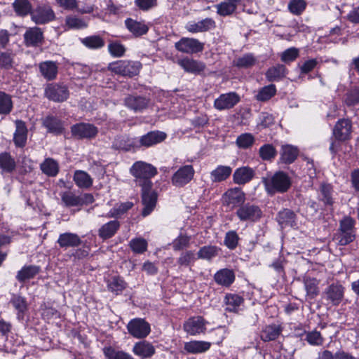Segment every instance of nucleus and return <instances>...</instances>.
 <instances>
[{
	"label": "nucleus",
	"mask_w": 359,
	"mask_h": 359,
	"mask_svg": "<svg viewBox=\"0 0 359 359\" xmlns=\"http://www.w3.org/2000/svg\"><path fill=\"white\" fill-rule=\"evenodd\" d=\"M103 353L107 359H134L130 354L123 351H116L111 346L104 347Z\"/></svg>",
	"instance_id": "de8ad7c7"
},
{
	"label": "nucleus",
	"mask_w": 359,
	"mask_h": 359,
	"mask_svg": "<svg viewBox=\"0 0 359 359\" xmlns=\"http://www.w3.org/2000/svg\"><path fill=\"white\" fill-rule=\"evenodd\" d=\"M74 181L79 188L88 189L93 184L92 177L86 172L83 170L75 171Z\"/></svg>",
	"instance_id": "e433bc0d"
},
{
	"label": "nucleus",
	"mask_w": 359,
	"mask_h": 359,
	"mask_svg": "<svg viewBox=\"0 0 359 359\" xmlns=\"http://www.w3.org/2000/svg\"><path fill=\"white\" fill-rule=\"evenodd\" d=\"M344 288L339 283L330 285L325 290L326 298L332 304L338 305L344 297Z\"/></svg>",
	"instance_id": "aec40b11"
},
{
	"label": "nucleus",
	"mask_w": 359,
	"mask_h": 359,
	"mask_svg": "<svg viewBox=\"0 0 359 359\" xmlns=\"http://www.w3.org/2000/svg\"><path fill=\"white\" fill-rule=\"evenodd\" d=\"M236 215L241 222L256 223L262 217L263 212L256 204L244 203L237 208Z\"/></svg>",
	"instance_id": "20e7f679"
},
{
	"label": "nucleus",
	"mask_w": 359,
	"mask_h": 359,
	"mask_svg": "<svg viewBox=\"0 0 359 359\" xmlns=\"http://www.w3.org/2000/svg\"><path fill=\"white\" fill-rule=\"evenodd\" d=\"M46 97L53 102H62L69 97V91L65 86L49 84L45 88Z\"/></svg>",
	"instance_id": "ddd939ff"
},
{
	"label": "nucleus",
	"mask_w": 359,
	"mask_h": 359,
	"mask_svg": "<svg viewBox=\"0 0 359 359\" xmlns=\"http://www.w3.org/2000/svg\"><path fill=\"white\" fill-rule=\"evenodd\" d=\"M238 4L228 2V1H222L219 4H217L215 6L217 9V13L220 16H229L235 13L237 9Z\"/></svg>",
	"instance_id": "37998d69"
},
{
	"label": "nucleus",
	"mask_w": 359,
	"mask_h": 359,
	"mask_svg": "<svg viewBox=\"0 0 359 359\" xmlns=\"http://www.w3.org/2000/svg\"><path fill=\"white\" fill-rule=\"evenodd\" d=\"M13 8L17 15L27 16L32 11V6L29 0H15Z\"/></svg>",
	"instance_id": "58836bf2"
},
{
	"label": "nucleus",
	"mask_w": 359,
	"mask_h": 359,
	"mask_svg": "<svg viewBox=\"0 0 359 359\" xmlns=\"http://www.w3.org/2000/svg\"><path fill=\"white\" fill-rule=\"evenodd\" d=\"M304 0H292L288 4L290 11L294 15H300L306 8Z\"/></svg>",
	"instance_id": "774afa93"
},
{
	"label": "nucleus",
	"mask_w": 359,
	"mask_h": 359,
	"mask_svg": "<svg viewBox=\"0 0 359 359\" xmlns=\"http://www.w3.org/2000/svg\"><path fill=\"white\" fill-rule=\"evenodd\" d=\"M128 333L137 339L147 337L150 332V325L142 318H134L127 325Z\"/></svg>",
	"instance_id": "6e6552de"
},
{
	"label": "nucleus",
	"mask_w": 359,
	"mask_h": 359,
	"mask_svg": "<svg viewBox=\"0 0 359 359\" xmlns=\"http://www.w3.org/2000/svg\"><path fill=\"white\" fill-rule=\"evenodd\" d=\"M125 25L128 30L135 37L146 34L149 31V26L143 21H137L132 18L125 20Z\"/></svg>",
	"instance_id": "a211bd4d"
},
{
	"label": "nucleus",
	"mask_w": 359,
	"mask_h": 359,
	"mask_svg": "<svg viewBox=\"0 0 359 359\" xmlns=\"http://www.w3.org/2000/svg\"><path fill=\"white\" fill-rule=\"evenodd\" d=\"M130 174L135 177L136 184L142 188V202L143 209L142 215L146 217L151 214L156 207L157 194L151 190V179L157 173V169L150 163L137 161L130 169Z\"/></svg>",
	"instance_id": "f257e3e1"
},
{
	"label": "nucleus",
	"mask_w": 359,
	"mask_h": 359,
	"mask_svg": "<svg viewBox=\"0 0 359 359\" xmlns=\"http://www.w3.org/2000/svg\"><path fill=\"white\" fill-rule=\"evenodd\" d=\"M40 271V268L35 265H28L23 266L16 275V279L24 283L28 280L34 278Z\"/></svg>",
	"instance_id": "7c9ffc66"
},
{
	"label": "nucleus",
	"mask_w": 359,
	"mask_h": 359,
	"mask_svg": "<svg viewBox=\"0 0 359 359\" xmlns=\"http://www.w3.org/2000/svg\"><path fill=\"white\" fill-rule=\"evenodd\" d=\"M43 126L50 133L60 134L63 131V126L61 121L53 116L46 117L43 120Z\"/></svg>",
	"instance_id": "79ce46f5"
},
{
	"label": "nucleus",
	"mask_w": 359,
	"mask_h": 359,
	"mask_svg": "<svg viewBox=\"0 0 359 359\" xmlns=\"http://www.w3.org/2000/svg\"><path fill=\"white\" fill-rule=\"evenodd\" d=\"M16 130L14 133V142L17 147H22L25 145L27 136V130L25 122L18 120L15 121Z\"/></svg>",
	"instance_id": "bb28decb"
},
{
	"label": "nucleus",
	"mask_w": 359,
	"mask_h": 359,
	"mask_svg": "<svg viewBox=\"0 0 359 359\" xmlns=\"http://www.w3.org/2000/svg\"><path fill=\"white\" fill-rule=\"evenodd\" d=\"M133 352L135 355L142 358H147L151 357L155 353V348L150 342L141 341L135 344Z\"/></svg>",
	"instance_id": "412c9836"
},
{
	"label": "nucleus",
	"mask_w": 359,
	"mask_h": 359,
	"mask_svg": "<svg viewBox=\"0 0 359 359\" xmlns=\"http://www.w3.org/2000/svg\"><path fill=\"white\" fill-rule=\"evenodd\" d=\"M80 237L73 233H64L59 236L57 243L62 248H76L81 244Z\"/></svg>",
	"instance_id": "5701e85b"
},
{
	"label": "nucleus",
	"mask_w": 359,
	"mask_h": 359,
	"mask_svg": "<svg viewBox=\"0 0 359 359\" xmlns=\"http://www.w3.org/2000/svg\"><path fill=\"white\" fill-rule=\"evenodd\" d=\"M255 140V137L251 133H245L237 137L236 144L241 149H248L253 145Z\"/></svg>",
	"instance_id": "4d7b16f0"
},
{
	"label": "nucleus",
	"mask_w": 359,
	"mask_h": 359,
	"mask_svg": "<svg viewBox=\"0 0 359 359\" xmlns=\"http://www.w3.org/2000/svg\"><path fill=\"white\" fill-rule=\"evenodd\" d=\"M12 109L13 102L11 97L4 92H0V114H8Z\"/></svg>",
	"instance_id": "3c124183"
},
{
	"label": "nucleus",
	"mask_w": 359,
	"mask_h": 359,
	"mask_svg": "<svg viewBox=\"0 0 359 359\" xmlns=\"http://www.w3.org/2000/svg\"><path fill=\"white\" fill-rule=\"evenodd\" d=\"M195 170L191 165L181 166L172 176L171 182L176 187H183L194 178Z\"/></svg>",
	"instance_id": "0eeeda50"
},
{
	"label": "nucleus",
	"mask_w": 359,
	"mask_h": 359,
	"mask_svg": "<svg viewBox=\"0 0 359 359\" xmlns=\"http://www.w3.org/2000/svg\"><path fill=\"white\" fill-rule=\"evenodd\" d=\"M332 187L329 184H323L320 189V199L325 205H332L334 201L332 198Z\"/></svg>",
	"instance_id": "09e8293b"
},
{
	"label": "nucleus",
	"mask_w": 359,
	"mask_h": 359,
	"mask_svg": "<svg viewBox=\"0 0 359 359\" xmlns=\"http://www.w3.org/2000/svg\"><path fill=\"white\" fill-rule=\"evenodd\" d=\"M149 101L143 97L129 96L125 100V104L135 111H142L148 106Z\"/></svg>",
	"instance_id": "72a5a7b5"
},
{
	"label": "nucleus",
	"mask_w": 359,
	"mask_h": 359,
	"mask_svg": "<svg viewBox=\"0 0 359 359\" xmlns=\"http://www.w3.org/2000/svg\"><path fill=\"white\" fill-rule=\"evenodd\" d=\"M120 228V223L117 220H111L103 224L98 230V236L102 240L113 237Z\"/></svg>",
	"instance_id": "a878e982"
},
{
	"label": "nucleus",
	"mask_w": 359,
	"mask_h": 359,
	"mask_svg": "<svg viewBox=\"0 0 359 359\" xmlns=\"http://www.w3.org/2000/svg\"><path fill=\"white\" fill-rule=\"evenodd\" d=\"M262 182L269 195L287 192L292 185L290 177L283 171H278L272 175L264 177Z\"/></svg>",
	"instance_id": "f03ea898"
},
{
	"label": "nucleus",
	"mask_w": 359,
	"mask_h": 359,
	"mask_svg": "<svg viewBox=\"0 0 359 359\" xmlns=\"http://www.w3.org/2000/svg\"><path fill=\"white\" fill-rule=\"evenodd\" d=\"M243 302V299L238 294H227L225 296L226 310L230 312H238Z\"/></svg>",
	"instance_id": "f704fd0d"
},
{
	"label": "nucleus",
	"mask_w": 359,
	"mask_h": 359,
	"mask_svg": "<svg viewBox=\"0 0 359 359\" xmlns=\"http://www.w3.org/2000/svg\"><path fill=\"white\" fill-rule=\"evenodd\" d=\"M299 56V49L292 47L286 49L280 55V60L283 62L289 63L295 60Z\"/></svg>",
	"instance_id": "69168bd1"
},
{
	"label": "nucleus",
	"mask_w": 359,
	"mask_h": 359,
	"mask_svg": "<svg viewBox=\"0 0 359 359\" xmlns=\"http://www.w3.org/2000/svg\"><path fill=\"white\" fill-rule=\"evenodd\" d=\"M115 149L129 151L132 148L138 147L137 138H130L126 136L116 137L112 144Z\"/></svg>",
	"instance_id": "c85d7f7f"
},
{
	"label": "nucleus",
	"mask_w": 359,
	"mask_h": 359,
	"mask_svg": "<svg viewBox=\"0 0 359 359\" xmlns=\"http://www.w3.org/2000/svg\"><path fill=\"white\" fill-rule=\"evenodd\" d=\"M108 50L110 55L114 57H121L124 55L126 50L125 46L118 41L109 43Z\"/></svg>",
	"instance_id": "680f3d73"
},
{
	"label": "nucleus",
	"mask_w": 359,
	"mask_h": 359,
	"mask_svg": "<svg viewBox=\"0 0 359 359\" xmlns=\"http://www.w3.org/2000/svg\"><path fill=\"white\" fill-rule=\"evenodd\" d=\"M245 201V194L241 188L234 187L226 190L222 196V203L224 206L230 210L238 208Z\"/></svg>",
	"instance_id": "39448f33"
},
{
	"label": "nucleus",
	"mask_w": 359,
	"mask_h": 359,
	"mask_svg": "<svg viewBox=\"0 0 359 359\" xmlns=\"http://www.w3.org/2000/svg\"><path fill=\"white\" fill-rule=\"evenodd\" d=\"M208 323L202 316H193L184 322L183 329L188 334L196 336L205 332Z\"/></svg>",
	"instance_id": "1a4fd4ad"
},
{
	"label": "nucleus",
	"mask_w": 359,
	"mask_h": 359,
	"mask_svg": "<svg viewBox=\"0 0 359 359\" xmlns=\"http://www.w3.org/2000/svg\"><path fill=\"white\" fill-rule=\"evenodd\" d=\"M232 172V168L228 165H218L210 172V180L212 182H221L227 180Z\"/></svg>",
	"instance_id": "cd10ccee"
},
{
	"label": "nucleus",
	"mask_w": 359,
	"mask_h": 359,
	"mask_svg": "<svg viewBox=\"0 0 359 359\" xmlns=\"http://www.w3.org/2000/svg\"><path fill=\"white\" fill-rule=\"evenodd\" d=\"M43 41V34L41 28L33 27L28 28L24 34V43L27 47H36Z\"/></svg>",
	"instance_id": "2eb2a0df"
},
{
	"label": "nucleus",
	"mask_w": 359,
	"mask_h": 359,
	"mask_svg": "<svg viewBox=\"0 0 359 359\" xmlns=\"http://www.w3.org/2000/svg\"><path fill=\"white\" fill-rule=\"evenodd\" d=\"M304 284L308 296L314 298L318 295L319 281L316 278L306 277L304 279Z\"/></svg>",
	"instance_id": "a18cd8bd"
},
{
	"label": "nucleus",
	"mask_w": 359,
	"mask_h": 359,
	"mask_svg": "<svg viewBox=\"0 0 359 359\" xmlns=\"http://www.w3.org/2000/svg\"><path fill=\"white\" fill-rule=\"evenodd\" d=\"M65 23L70 29H83L87 27V24L85 21L72 15L67 16Z\"/></svg>",
	"instance_id": "e2e57ef3"
},
{
	"label": "nucleus",
	"mask_w": 359,
	"mask_h": 359,
	"mask_svg": "<svg viewBox=\"0 0 359 359\" xmlns=\"http://www.w3.org/2000/svg\"><path fill=\"white\" fill-rule=\"evenodd\" d=\"M281 329L279 325H269L262 331L260 337L264 341L275 340L280 334Z\"/></svg>",
	"instance_id": "ea45409f"
},
{
	"label": "nucleus",
	"mask_w": 359,
	"mask_h": 359,
	"mask_svg": "<svg viewBox=\"0 0 359 359\" xmlns=\"http://www.w3.org/2000/svg\"><path fill=\"white\" fill-rule=\"evenodd\" d=\"M277 219L282 228L294 227L297 225L295 214L289 209L279 212Z\"/></svg>",
	"instance_id": "473e14b6"
},
{
	"label": "nucleus",
	"mask_w": 359,
	"mask_h": 359,
	"mask_svg": "<svg viewBox=\"0 0 359 359\" xmlns=\"http://www.w3.org/2000/svg\"><path fill=\"white\" fill-rule=\"evenodd\" d=\"M287 69L283 65H277L268 69L266 77L269 81H279L285 76Z\"/></svg>",
	"instance_id": "4c0bfd02"
},
{
	"label": "nucleus",
	"mask_w": 359,
	"mask_h": 359,
	"mask_svg": "<svg viewBox=\"0 0 359 359\" xmlns=\"http://www.w3.org/2000/svg\"><path fill=\"white\" fill-rule=\"evenodd\" d=\"M107 285L109 290L118 294L126 288V283L120 277L115 276L109 281Z\"/></svg>",
	"instance_id": "052dcab7"
},
{
	"label": "nucleus",
	"mask_w": 359,
	"mask_h": 359,
	"mask_svg": "<svg viewBox=\"0 0 359 359\" xmlns=\"http://www.w3.org/2000/svg\"><path fill=\"white\" fill-rule=\"evenodd\" d=\"M82 43L91 49L101 48L104 46V41L99 36H90L81 40Z\"/></svg>",
	"instance_id": "864d4df0"
},
{
	"label": "nucleus",
	"mask_w": 359,
	"mask_h": 359,
	"mask_svg": "<svg viewBox=\"0 0 359 359\" xmlns=\"http://www.w3.org/2000/svg\"><path fill=\"white\" fill-rule=\"evenodd\" d=\"M255 171L252 168L243 166L237 168L233 175V180L235 184L243 185L252 180Z\"/></svg>",
	"instance_id": "6ab92c4d"
},
{
	"label": "nucleus",
	"mask_w": 359,
	"mask_h": 359,
	"mask_svg": "<svg viewBox=\"0 0 359 359\" xmlns=\"http://www.w3.org/2000/svg\"><path fill=\"white\" fill-rule=\"evenodd\" d=\"M177 63L185 72L192 74H200L205 67L203 62L189 58L180 60Z\"/></svg>",
	"instance_id": "4be33fe9"
},
{
	"label": "nucleus",
	"mask_w": 359,
	"mask_h": 359,
	"mask_svg": "<svg viewBox=\"0 0 359 359\" xmlns=\"http://www.w3.org/2000/svg\"><path fill=\"white\" fill-rule=\"evenodd\" d=\"M351 125L348 120L339 121L334 126L333 134L338 140H346L351 134Z\"/></svg>",
	"instance_id": "b1692460"
},
{
	"label": "nucleus",
	"mask_w": 359,
	"mask_h": 359,
	"mask_svg": "<svg viewBox=\"0 0 359 359\" xmlns=\"http://www.w3.org/2000/svg\"><path fill=\"white\" fill-rule=\"evenodd\" d=\"M72 136L78 139H91L95 137L97 133V128L92 124L80 123L72 126Z\"/></svg>",
	"instance_id": "4468645a"
},
{
	"label": "nucleus",
	"mask_w": 359,
	"mask_h": 359,
	"mask_svg": "<svg viewBox=\"0 0 359 359\" xmlns=\"http://www.w3.org/2000/svg\"><path fill=\"white\" fill-rule=\"evenodd\" d=\"M215 281L224 287L230 286L235 280L233 271L229 269H223L218 271L214 276Z\"/></svg>",
	"instance_id": "393cba45"
},
{
	"label": "nucleus",
	"mask_w": 359,
	"mask_h": 359,
	"mask_svg": "<svg viewBox=\"0 0 359 359\" xmlns=\"http://www.w3.org/2000/svg\"><path fill=\"white\" fill-rule=\"evenodd\" d=\"M12 304L15 309L18 311V318H23L24 313L27 310V303L22 297H15L12 300Z\"/></svg>",
	"instance_id": "0e129e2a"
},
{
	"label": "nucleus",
	"mask_w": 359,
	"mask_h": 359,
	"mask_svg": "<svg viewBox=\"0 0 359 359\" xmlns=\"http://www.w3.org/2000/svg\"><path fill=\"white\" fill-rule=\"evenodd\" d=\"M190 237L180 233L173 241L172 248L174 250H181L189 246Z\"/></svg>",
	"instance_id": "338daca9"
},
{
	"label": "nucleus",
	"mask_w": 359,
	"mask_h": 359,
	"mask_svg": "<svg viewBox=\"0 0 359 359\" xmlns=\"http://www.w3.org/2000/svg\"><path fill=\"white\" fill-rule=\"evenodd\" d=\"M281 161L285 163H292L298 156V150L296 147L286 144L282 147L280 154Z\"/></svg>",
	"instance_id": "a19ab883"
},
{
	"label": "nucleus",
	"mask_w": 359,
	"mask_h": 359,
	"mask_svg": "<svg viewBox=\"0 0 359 359\" xmlns=\"http://www.w3.org/2000/svg\"><path fill=\"white\" fill-rule=\"evenodd\" d=\"M219 250V249L215 245H205L198 250L197 253L198 258L210 260L218 255Z\"/></svg>",
	"instance_id": "c03bdc74"
},
{
	"label": "nucleus",
	"mask_w": 359,
	"mask_h": 359,
	"mask_svg": "<svg viewBox=\"0 0 359 359\" xmlns=\"http://www.w3.org/2000/svg\"><path fill=\"white\" fill-rule=\"evenodd\" d=\"M55 18V13L48 5L38 6L31 13V19L36 25H44L53 21Z\"/></svg>",
	"instance_id": "9d476101"
},
{
	"label": "nucleus",
	"mask_w": 359,
	"mask_h": 359,
	"mask_svg": "<svg viewBox=\"0 0 359 359\" xmlns=\"http://www.w3.org/2000/svg\"><path fill=\"white\" fill-rule=\"evenodd\" d=\"M40 72L47 80H53L57 74V66L55 62L46 61L40 64Z\"/></svg>",
	"instance_id": "c9c22d12"
},
{
	"label": "nucleus",
	"mask_w": 359,
	"mask_h": 359,
	"mask_svg": "<svg viewBox=\"0 0 359 359\" xmlns=\"http://www.w3.org/2000/svg\"><path fill=\"white\" fill-rule=\"evenodd\" d=\"M215 27V22L211 18H205L198 22H190L185 28L191 33L207 32Z\"/></svg>",
	"instance_id": "f3484780"
},
{
	"label": "nucleus",
	"mask_w": 359,
	"mask_h": 359,
	"mask_svg": "<svg viewBox=\"0 0 359 359\" xmlns=\"http://www.w3.org/2000/svg\"><path fill=\"white\" fill-rule=\"evenodd\" d=\"M40 169L41 172L48 177H55L60 170L58 162L52 158H46L40 164Z\"/></svg>",
	"instance_id": "c756f323"
},
{
	"label": "nucleus",
	"mask_w": 359,
	"mask_h": 359,
	"mask_svg": "<svg viewBox=\"0 0 359 359\" xmlns=\"http://www.w3.org/2000/svg\"><path fill=\"white\" fill-rule=\"evenodd\" d=\"M15 168V162L6 152L0 154V168L6 172H11Z\"/></svg>",
	"instance_id": "49530a36"
},
{
	"label": "nucleus",
	"mask_w": 359,
	"mask_h": 359,
	"mask_svg": "<svg viewBox=\"0 0 359 359\" xmlns=\"http://www.w3.org/2000/svg\"><path fill=\"white\" fill-rule=\"evenodd\" d=\"M240 102V96L235 92L221 94L214 101V107L223 111L233 108Z\"/></svg>",
	"instance_id": "f8f14e48"
},
{
	"label": "nucleus",
	"mask_w": 359,
	"mask_h": 359,
	"mask_svg": "<svg viewBox=\"0 0 359 359\" xmlns=\"http://www.w3.org/2000/svg\"><path fill=\"white\" fill-rule=\"evenodd\" d=\"M257 62V58L252 53H248L236 59L234 64L240 68H248L253 66Z\"/></svg>",
	"instance_id": "5fc2aeb1"
},
{
	"label": "nucleus",
	"mask_w": 359,
	"mask_h": 359,
	"mask_svg": "<svg viewBox=\"0 0 359 359\" xmlns=\"http://www.w3.org/2000/svg\"><path fill=\"white\" fill-rule=\"evenodd\" d=\"M344 102L348 106L359 103V87L351 88L345 95Z\"/></svg>",
	"instance_id": "13d9d810"
},
{
	"label": "nucleus",
	"mask_w": 359,
	"mask_h": 359,
	"mask_svg": "<svg viewBox=\"0 0 359 359\" xmlns=\"http://www.w3.org/2000/svg\"><path fill=\"white\" fill-rule=\"evenodd\" d=\"M259 154L264 161H271L276 154V150L272 144H265L259 148Z\"/></svg>",
	"instance_id": "6e6d98bb"
},
{
	"label": "nucleus",
	"mask_w": 359,
	"mask_h": 359,
	"mask_svg": "<svg viewBox=\"0 0 359 359\" xmlns=\"http://www.w3.org/2000/svg\"><path fill=\"white\" fill-rule=\"evenodd\" d=\"M211 344L205 341H191L184 344V350L192 354L201 353L210 349Z\"/></svg>",
	"instance_id": "2f4dec72"
},
{
	"label": "nucleus",
	"mask_w": 359,
	"mask_h": 359,
	"mask_svg": "<svg viewBox=\"0 0 359 359\" xmlns=\"http://www.w3.org/2000/svg\"><path fill=\"white\" fill-rule=\"evenodd\" d=\"M167 135L165 133L161 131H151L142 135L140 138H137L139 147H149L162 142L165 140Z\"/></svg>",
	"instance_id": "dca6fc26"
},
{
	"label": "nucleus",
	"mask_w": 359,
	"mask_h": 359,
	"mask_svg": "<svg viewBox=\"0 0 359 359\" xmlns=\"http://www.w3.org/2000/svg\"><path fill=\"white\" fill-rule=\"evenodd\" d=\"M175 48L180 52L193 54L203 50V43L194 38L183 37L175 43Z\"/></svg>",
	"instance_id": "9b49d317"
},
{
	"label": "nucleus",
	"mask_w": 359,
	"mask_h": 359,
	"mask_svg": "<svg viewBox=\"0 0 359 359\" xmlns=\"http://www.w3.org/2000/svg\"><path fill=\"white\" fill-rule=\"evenodd\" d=\"M147 241L142 238H135L131 239L129 246L137 254H142L147 250Z\"/></svg>",
	"instance_id": "603ef678"
},
{
	"label": "nucleus",
	"mask_w": 359,
	"mask_h": 359,
	"mask_svg": "<svg viewBox=\"0 0 359 359\" xmlns=\"http://www.w3.org/2000/svg\"><path fill=\"white\" fill-rule=\"evenodd\" d=\"M62 202L67 207L81 206L83 205L91 204L94 202V197L91 194H83L76 195L72 191H64L61 193Z\"/></svg>",
	"instance_id": "423d86ee"
},
{
	"label": "nucleus",
	"mask_w": 359,
	"mask_h": 359,
	"mask_svg": "<svg viewBox=\"0 0 359 359\" xmlns=\"http://www.w3.org/2000/svg\"><path fill=\"white\" fill-rule=\"evenodd\" d=\"M142 64L139 61L117 60L109 64L107 69L111 72L123 76L132 77L139 74Z\"/></svg>",
	"instance_id": "7ed1b4c3"
},
{
	"label": "nucleus",
	"mask_w": 359,
	"mask_h": 359,
	"mask_svg": "<svg viewBox=\"0 0 359 359\" xmlns=\"http://www.w3.org/2000/svg\"><path fill=\"white\" fill-rule=\"evenodd\" d=\"M305 340L312 346H321L324 342L320 332L316 330L306 332Z\"/></svg>",
	"instance_id": "bf43d9fd"
},
{
	"label": "nucleus",
	"mask_w": 359,
	"mask_h": 359,
	"mask_svg": "<svg viewBox=\"0 0 359 359\" xmlns=\"http://www.w3.org/2000/svg\"><path fill=\"white\" fill-rule=\"evenodd\" d=\"M276 88L275 85L271 84L261 88L256 95V99L258 101L265 102L270 100L276 95Z\"/></svg>",
	"instance_id": "8fccbe9b"
}]
</instances>
